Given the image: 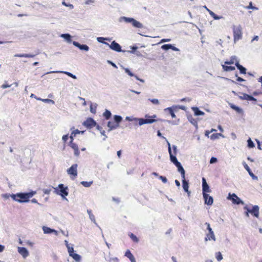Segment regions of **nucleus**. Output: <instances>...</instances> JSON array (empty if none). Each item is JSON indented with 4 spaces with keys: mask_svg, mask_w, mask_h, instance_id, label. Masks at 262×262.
I'll return each mask as SVG.
<instances>
[{
    "mask_svg": "<svg viewBox=\"0 0 262 262\" xmlns=\"http://www.w3.org/2000/svg\"><path fill=\"white\" fill-rule=\"evenodd\" d=\"M217 161V159L215 157H212L210 160V163H215Z\"/></svg>",
    "mask_w": 262,
    "mask_h": 262,
    "instance_id": "58",
    "label": "nucleus"
},
{
    "mask_svg": "<svg viewBox=\"0 0 262 262\" xmlns=\"http://www.w3.org/2000/svg\"><path fill=\"white\" fill-rule=\"evenodd\" d=\"M55 192L58 194L61 195L62 197H64L65 196H67L68 195V187H64V185L62 184L58 185V188H54Z\"/></svg>",
    "mask_w": 262,
    "mask_h": 262,
    "instance_id": "5",
    "label": "nucleus"
},
{
    "mask_svg": "<svg viewBox=\"0 0 262 262\" xmlns=\"http://www.w3.org/2000/svg\"><path fill=\"white\" fill-rule=\"evenodd\" d=\"M35 193V191H31L27 193H18L13 194L11 198L15 201L19 203H27L29 201L31 198Z\"/></svg>",
    "mask_w": 262,
    "mask_h": 262,
    "instance_id": "1",
    "label": "nucleus"
},
{
    "mask_svg": "<svg viewBox=\"0 0 262 262\" xmlns=\"http://www.w3.org/2000/svg\"><path fill=\"white\" fill-rule=\"evenodd\" d=\"M159 179H160L164 183H166L167 182V179L165 177L163 176H159Z\"/></svg>",
    "mask_w": 262,
    "mask_h": 262,
    "instance_id": "51",
    "label": "nucleus"
},
{
    "mask_svg": "<svg viewBox=\"0 0 262 262\" xmlns=\"http://www.w3.org/2000/svg\"><path fill=\"white\" fill-rule=\"evenodd\" d=\"M68 252H69V255L75 253L74 249H73V247H68Z\"/></svg>",
    "mask_w": 262,
    "mask_h": 262,
    "instance_id": "49",
    "label": "nucleus"
},
{
    "mask_svg": "<svg viewBox=\"0 0 262 262\" xmlns=\"http://www.w3.org/2000/svg\"><path fill=\"white\" fill-rule=\"evenodd\" d=\"M62 4L63 5H64V6L69 7L70 9H73L74 8V6L73 5L70 4H68L64 1L62 2Z\"/></svg>",
    "mask_w": 262,
    "mask_h": 262,
    "instance_id": "46",
    "label": "nucleus"
},
{
    "mask_svg": "<svg viewBox=\"0 0 262 262\" xmlns=\"http://www.w3.org/2000/svg\"><path fill=\"white\" fill-rule=\"evenodd\" d=\"M192 110L196 116H202L204 115V113L200 111L196 107H192Z\"/></svg>",
    "mask_w": 262,
    "mask_h": 262,
    "instance_id": "26",
    "label": "nucleus"
},
{
    "mask_svg": "<svg viewBox=\"0 0 262 262\" xmlns=\"http://www.w3.org/2000/svg\"><path fill=\"white\" fill-rule=\"evenodd\" d=\"M176 166L177 167L178 171L180 173H181L182 178H185V170H184L183 167L182 165H181L180 163L178 164V165H176Z\"/></svg>",
    "mask_w": 262,
    "mask_h": 262,
    "instance_id": "20",
    "label": "nucleus"
},
{
    "mask_svg": "<svg viewBox=\"0 0 262 262\" xmlns=\"http://www.w3.org/2000/svg\"><path fill=\"white\" fill-rule=\"evenodd\" d=\"M70 256L72 257L76 261H79L81 259L80 255L78 254H76V253L71 254V255H70Z\"/></svg>",
    "mask_w": 262,
    "mask_h": 262,
    "instance_id": "33",
    "label": "nucleus"
},
{
    "mask_svg": "<svg viewBox=\"0 0 262 262\" xmlns=\"http://www.w3.org/2000/svg\"><path fill=\"white\" fill-rule=\"evenodd\" d=\"M231 107L233 109L234 111L237 112V113L239 114H243V111L242 108H239L237 106L234 105V104H231L230 105Z\"/></svg>",
    "mask_w": 262,
    "mask_h": 262,
    "instance_id": "29",
    "label": "nucleus"
},
{
    "mask_svg": "<svg viewBox=\"0 0 262 262\" xmlns=\"http://www.w3.org/2000/svg\"><path fill=\"white\" fill-rule=\"evenodd\" d=\"M172 148L173 149V155H176L177 154V146L175 145H172Z\"/></svg>",
    "mask_w": 262,
    "mask_h": 262,
    "instance_id": "57",
    "label": "nucleus"
},
{
    "mask_svg": "<svg viewBox=\"0 0 262 262\" xmlns=\"http://www.w3.org/2000/svg\"><path fill=\"white\" fill-rule=\"evenodd\" d=\"M244 166L248 173H249L250 176L252 177L253 180H258L257 177L253 174V173L251 171L250 167L247 165L246 163H244Z\"/></svg>",
    "mask_w": 262,
    "mask_h": 262,
    "instance_id": "15",
    "label": "nucleus"
},
{
    "mask_svg": "<svg viewBox=\"0 0 262 262\" xmlns=\"http://www.w3.org/2000/svg\"><path fill=\"white\" fill-rule=\"evenodd\" d=\"M215 241V236L214 235L213 232H212V235L210 232H209L206 234V236L205 237V241Z\"/></svg>",
    "mask_w": 262,
    "mask_h": 262,
    "instance_id": "24",
    "label": "nucleus"
},
{
    "mask_svg": "<svg viewBox=\"0 0 262 262\" xmlns=\"http://www.w3.org/2000/svg\"><path fill=\"white\" fill-rule=\"evenodd\" d=\"M82 124L89 129L92 128L96 126H97V129H99L100 128V126L97 124L94 119L92 118H86V120L83 122Z\"/></svg>",
    "mask_w": 262,
    "mask_h": 262,
    "instance_id": "4",
    "label": "nucleus"
},
{
    "mask_svg": "<svg viewBox=\"0 0 262 262\" xmlns=\"http://www.w3.org/2000/svg\"><path fill=\"white\" fill-rule=\"evenodd\" d=\"M162 49L163 50H169V49H171V50H172L174 51H178L179 50L177 48H176L174 46H173L171 44L163 45L162 46Z\"/></svg>",
    "mask_w": 262,
    "mask_h": 262,
    "instance_id": "19",
    "label": "nucleus"
},
{
    "mask_svg": "<svg viewBox=\"0 0 262 262\" xmlns=\"http://www.w3.org/2000/svg\"><path fill=\"white\" fill-rule=\"evenodd\" d=\"M128 236L130 237V238H131L132 241H133L135 243H138L139 242V239H138V237L134 234H133L132 233H129L128 234Z\"/></svg>",
    "mask_w": 262,
    "mask_h": 262,
    "instance_id": "31",
    "label": "nucleus"
},
{
    "mask_svg": "<svg viewBox=\"0 0 262 262\" xmlns=\"http://www.w3.org/2000/svg\"><path fill=\"white\" fill-rule=\"evenodd\" d=\"M132 24L133 26V27L135 28H142L143 27V26L141 23H140L139 21L136 20L135 19L133 21Z\"/></svg>",
    "mask_w": 262,
    "mask_h": 262,
    "instance_id": "25",
    "label": "nucleus"
},
{
    "mask_svg": "<svg viewBox=\"0 0 262 262\" xmlns=\"http://www.w3.org/2000/svg\"><path fill=\"white\" fill-rule=\"evenodd\" d=\"M205 224L207 226V230L209 231V232H211V234L212 235V230L211 229L209 223H206Z\"/></svg>",
    "mask_w": 262,
    "mask_h": 262,
    "instance_id": "48",
    "label": "nucleus"
},
{
    "mask_svg": "<svg viewBox=\"0 0 262 262\" xmlns=\"http://www.w3.org/2000/svg\"><path fill=\"white\" fill-rule=\"evenodd\" d=\"M156 115H154L151 117L148 116L147 115L145 116V118H139L136 119L135 120L138 122V124L142 125L143 124H151L152 123L155 122L157 120L154 119L156 118Z\"/></svg>",
    "mask_w": 262,
    "mask_h": 262,
    "instance_id": "3",
    "label": "nucleus"
},
{
    "mask_svg": "<svg viewBox=\"0 0 262 262\" xmlns=\"http://www.w3.org/2000/svg\"><path fill=\"white\" fill-rule=\"evenodd\" d=\"M234 63V59L233 58L231 59V60L229 61H225V64H231Z\"/></svg>",
    "mask_w": 262,
    "mask_h": 262,
    "instance_id": "56",
    "label": "nucleus"
},
{
    "mask_svg": "<svg viewBox=\"0 0 262 262\" xmlns=\"http://www.w3.org/2000/svg\"><path fill=\"white\" fill-rule=\"evenodd\" d=\"M121 19L123 20L124 21H125L126 23L132 24V22L134 20V18L123 16V17H121Z\"/></svg>",
    "mask_w": 262,
    "mask_h": 262,
    "instance_id": "30",
    "label": "nucleus"
},
{
    "mask_svg": "<svg viewBox=\"0 0 262 262\" xmlns=\"http://www.w3.org/2000/svg\"><path fill=\"white\" fill-rule=\"evenodd\" d=\"M88 213L89 215L90 219L92 222H95V217L93 214H92L91 210H88Z\"/></svg>",
    "mask_w": 262,
    "mask_h": 262,
    "instance_id": "38",
    "label": "nucleus"
},
{
    "mask_svg": "<svg viewBox=\"0 0 262 262\" xmlns=\"http://www.w3.org/2000/svg\"><path fill=\"white\" fill-rule=\"evenodd\" d=\"M15 57H34V55L31 54H16L14 55Z\"/></svg>",
    "mask_w": 262,
    "mask_h": 262,
    "instance_id": "32",
    "label": "nucleus"
},
{
    "mask_svg": "<svg viewBox=\"0 0 262 262\" xmlns=\"http://www.w3.org/2000/svg\"><path fill=\"white\" fill-rule=\"evenodd\" d=\"M202 187H203V194L204 193H209V192H211L209 186L207 184L206 180L204 178L202 179Z\"/></svg>",
    "mask_w": 262,
    "mask_h": 262,
    "instance_id": "12",
    "label": "nucleus"
},
{
    "mask_svg": "<svg viewBox=\"0 0 262 262\" xmlns=\"http://www.w3.org/2000/svg\"><path fill=\"white\" fill-rule=\"evenodd\" d=\"M103 117H104V118L108 119L111 116V113L110 111L106 110L105 111V112L103 113Z\"/></svg>",
    "mask_w": 262,
    "mask_h": 262,
    "instance_id": "34",
    "label": "nucleus"
},
{
    "mask_svg": "<svg viewBox=\"0 0 262 262\" xmlns=\"http://www.w3.org/2000/svg\"><path fill=\"white\" fill-rule=\"evenodd\" d=\"M248 100L249 101H256V99L253 97L252 96L249 95V97H248Z\"/></svg>",
    "mask_w": 262,
    "mask_h": 262,
    "instance_id": "60",
    "label": "nucleus"
},
{
    "mask_svg": "<svg viewBox=\"0 0 262 262\" xmlns=\"http://www.w3.org/2000/svg\"><path fill=\"white\" fill-rule=\"evenodd\" d=\"M213 131H216V130H215V129H212L211 130H206V131H205V136H206V137H209V134H210L211 132H213Z\"/></svg>",
    "mask_w": 262,
    "mask_h": 262,
    "instance_id": "50",
    "label": "nucleus"
},
{
    "mask_svg": "<svg viewBox=\"0 0 262 262\" xmlns=\"http://www.w3.org/2000/svg\"><path fill=\"white\" fill-rule=\"evenodd\" d=\"M224 70L226 72L232 71L235 70V68L232 66H227L225 64L222 66Z\"/></svg>",
    "mask_w": 262,
    "mask_h": 262,
    "instance_id": "28",
    "label": "nucleus"
},
{
    "mask_svg": "<svg viewBox=\"0 0 262 262\" xmlns=\"http://www.w3.org/2000/svg\"><path fill=\"white\" fill-rule=\"evenodd\" d=\"M97 40L98 42H99V43H104L107 45H108V43L105 42L104 41L107 40L110 41L111 40V39L108 38H105L103 37H98L97 38Z\"/></svg>",
    "mask_w": 262,
    "mask_h": 262,
    "instance_id": "23",
    "label": "nucleus"
},
{
    "mask_svg": "<svg viewBox=\"0 0 262 262\" xmlns=\"http://www.w3.org/2000/svg\"><path fill=\"white\" fill-rule=\"evenodd\" d=\"M90 110L91 112L92 113H95L96 111V106H95L94 107H93L92 105L91 104L90 106Z\"/></svg>",
    "mask_w": 262,
    "mask_h": 262,
    "instance_id": "52",
    "label": "nucleus"
},
{
    "mask_svg": "<svg viewBox=\"0 0 262 262\" xmlns=\"http://www.w3.org/2000/svg\"><path fill=\"white\" fill-rule=\"evenodd\" d=\"M94 0H87L85 2V4L86 5H89L90 4H92V3H94Z\"/></svg>",
    "mask_w": 262,
    "mask_h": 262,
    "instance_id": "63",
    "label": "nucleus"
},
{
    "mask_svg": "<svg viewBox=\"0 0 262 262\" xmlns=\"http://www.w3.org/2000/svg\"><path fill=\"white\" fill-rule=\"evenodd\" d=\"M167 110L169 111V112L170 114V116L172 118H175L176 117V115L174 114V112H173V110L172 109V108L171 107H168L166 108Z\"/></svg>",
    "mask_w": 262,
    "mask_h": 262,
    "instance_id": "40",
    "label": "nucleus"
},
{
    "mask_svg": "<svg viewBox=\"0 0 262 262\" xmlns=\"http://www.w3.org/2000/svg\"><path fill=\"white\" fill-rule=\"evenodd\" d=\"M125 256L128 258L131 262H136L135 257L131 253L129 250L126 251Z\"/></svg>",
    "mask_w": 262,
    "mask_h": 262,
    "instance_id": "18",
    "label": "nucleus"
},
{
    "mask_svg": "<svg viewBox=\"0 0 262 262\" xmlns=\"http://www.w3.org/2000/svg\"><path fill=\"white\" fill-rule=\"evenodd\" d=\"M125 72L127 73L130 76H134L135 75L130 72V71L128 68H125L124 69Z\"/></svg>",
    "mask_w": 262,
    "mask_h": 262,
    "instance_id": "47",
    "label": "nucleus"
},
{
    "mask_svg": "<svg viewBox=\"0 0 262 262\" xmlns=\"http://www.w3.org/2000/svg\"><path fill=\"white\" fill-rule=\"evenodd\" d=\"M249 96V95L248 94L243 93L242 96H239V99H242V100H247V99H248Z\"/></svg>",
    "mask_w": 262,
    "mask_h": 262,
    "instance_id": "42",
    "label": "nucleus"
},
{
    "mask_svg": "<svg viewBox=\"0 0 262 262\" xmlns=\"http://www.w3.org/2000/svg\"><path fill=\"white\" fill-rule=\"evenodd\" d=\"M118 125L119 124L112 121H109L107 124V126L110 128V130L117 128Z\"/></svg>",
    "mask_w": 262,
    "mask_h": 262,
    "instance_id": "22",
    "label": "nucleus"
},
{
    "mask_svg": "<svg viewBox=\"0 0 262 262\" xmlns=\"http://www.w3.org/2000/svg\"><path fill=\"white\" fill-rule=\"evenodd\" d=\"M227 199L231 200L233 204L239 205L240 204H243V202L237 196L235 193H232L231 194L229 193L228 198Z\"/></svg>",
    "mask_w": 262,
    "mask_h": 262,
    "instance_id": "7",
    "label": "nucleus"
},
{
    "mask_svg": "<svg viewBox=\"0 0 262 262\" xmlns=\"http://www.w3.org/2000/svg\"><path fill=\"white\" fill-rule=\"evenodd\" d=\"M242 34H235L234 37L235 39H239L241 37V35Z\"/></svg>",
    "mask_w": 262,
    "mask_h": 262,
    "instance_id": "64",
    "label": "nucleus"
},
{
    "mask_svg": "<svg viewBox=\"0 0 262 262\" xmlns=\"http://www.w3.org/2000/svg\"><path fill=\"white\" fill-rule=\"evenodd\" d=\"M83 133V131H80L78 129H76V130H74L71 133H74L75 134V136L76 137V135L77 134H80V133Z\"/></svg>",
    "mask_w": 262,
    "mask_h": 262,
    "instance_id": "53",
    "label": "nucleus"
},
{
    "mask_svg": "<svg viewBox=\"0 0 262 262\" xmlns=\"http://www.w3.org/2000/svg\"><path fill=\"white\" fill-rule=\"evenodd\" d=\"M244 209L246 211L245 214L247 217H249V213H251L255 217H259V207L257 205L252 206L251 209L246 206Z\"/></svg>",
    "mask_w": 262,
    "mask_h": 262,
    "instance_id": "2",
    "label": "nucleus"
},
{
    "mask_svg": "<svg viewBox=\"0 0 262 262\" xmlns=\"http://www.w3.org/2000/svg\"><path fill=\"white\" fill-rule=\"evenodd\" d=\"M18 252L24 258H26L29 255V252L26 248L18 247Z\"/></svg>",
    "mask_w": 262,
    "mask_h": 262,
    "instance_id": "13",
    "label": "nucleus"
},
{
    "mask_svg": "<svg viewBox=\"0 0 262 262\" xmlns=\"http://www.w3.org/2000/svg\"><path fill=\"white\" fill-rule=\"evenodd\" d=\"M235 66L237 67V68L239 70V72L241 74H246V69L245 68L243 67L241 65L239 64L238 61H237L235 63Z\"/></svg>",
    "mask_w": 262,
    "mask_h": 262,
    "instance_id": "21",
    "label": "nucleus"
},
{
    "mask_svg": "<svg viewBox=\"0 0 262 262\" xmlns=\"http://www.w3.org/2000/svg\"><path fill=\"white\" fill-rule=\"evenodd\" d=\"M37 99L39 100H41V101H42L43 102H47V103H49V102H54L53 100H52L51 99H48V98H46V99L37 98Z\"/></svg>",
    "mask_w": 262,
    "mask_h": 262,
    "instance_id": "44",
    "label": "nucleus"
},
{
    "mask_svg": "<svg viewBox=\"0 0 262 262\" xmlns=\"http://www.w3.org/2000/svg\"><path fill=\"white\" fill-rule=\"evenodd\" d=\"M61 36L69 41L71 40V37L69 34H61Z\"/></svg>",
    "mask_w": 262,
    "mask_h": 262,
    "instance_id": "39",
    "label": "nucleus"
},
{
    "mask_svg": "<svg viewBox=\"0 0 262 262\" xmlns=\"http://www.w3.org/2000/svg\"><path fill=\"white\" fill-rule=\"evenodd\" d=\"M11 85H12V84H11V85H9V84H7V83H4V84H3L2 85V88L3 89L7 88H9V87L11 86Z\"/></svg>",
    "mask_w": 262,
    "mask_h": 262,
    "instance_id": "62",
    "label": "nucleus"
},
{
    "mask_svg": "<svg viewBox=\"0 0 262 262\" xmlns=\"http://www.w3.org/2000/svg\"><path fill=\"white\" fill-rule=\"evenodd\" d=\"M75 136V134L74 133H71V135L70 136V142H73V138H74Z\"/></svg>",
    "mask_w": 262,
    "mask_h": 262,
    "instance_id": "61",
    "label": "nucleus"
},
{
    "mask_svg": "<svg viewBox=\"0 0 262 262\" xmlns=\"http://www.w3.org/2000/svg\"><path fill=\"white\" fill-rule=\"evenodd\" d=\"M248 146H249V148H253L254 146L253 142L250 139L248 140Z\"/></svg>",
    "mask_w": 262,
    "mask_h": 262,
    "instance_id": "45",
    "label": "nucleus"
},
{
    "mask_svg": "<svg viewBox=\"0 0 262 262\" xmlns=\"http://www.w3.org/2000/svg\"><path fill=\"white\" fill-rule=\"evenodd\" d=\"M65 74H66L67 75L69 76L70 77L73 78H76V76L74 75H73L72 74L69 73V72H64Z\"/></svg>",
    "mask_w": 262,
    "mask_h": 262,
    "instance_id": "59",
    "label": "nucleus"
},
{
    "mask_svg": "<svg viewBox=\"0 0 262 262\" xmlns=\"http://www.w3.org/2000/svg\"><path fill=\"white\" fill-rule=\"evenodd\" d=\"M208 12L210 14V15L215 20H219L222 18V16H219L215 14L213 12L211 11L210 10H208Z\"/></svg>",
    "mask_w": 262,
    "mask_h": 262,
    "instance_id": "27",
    "label": "nucleus"
},
{
    "mask_svg": "<svg viewBox=\"0 0 262 262\" xmlns=\"http://www.w3.org/2000/svg\"><path fill=\"white\" fill-rule=\"evenodd\" d=\"M220 136H222L221 134H220V133L213 134L211 135L210 139L211 140H215L216 139H218L219 137H220Z\"/></svg>",
    "mask_w": 262,
    "mask_h": 262,
    "instance_id": "36",
    "label": "nucleus"
},
{
    "mask_svg": "<svg viewBox=\"0 0 262 262\" xmlns=\"http://www.w3.org/2000/svg\"><path fill=\"white\" fill-rule=\"evenodd\" d=\"M42 230L45 234H50L52 233H54L56 235H57V231L56 230L51 229L49 227L44 226L42 228Z\"/></svg>",
    "mask_w": 262,
    "mask_h": 262,
    "instance_id": "16",
    "label": "nucleus"
},
{
    "mask_svg": "<svg viewBox=\"0 0 262 262\" xmlns=\"http://www.w3.org/2000/svg\"><path fill=\"white\" fill-rule=\"evenodd\" d=\"M114 120H115V122L118 124H119V123H120L122 120V118L121 116H117V115H115L114 116Z\"/></svg>",
    "mask_w": 262,
    "mask_h": 262,
    "instance_id": "35",
    "label": "nucleus"
},
{
    "mask_svg": "<svg viewBox=\"0 0 262 262\" xmlns=\"http://www.w3.org/2000/svg\"><path fill=\"white\" fill-rule=\"evenodd\" d=\"M108 46L111 50H114L118 52H120L122 51L121 47L118 43L115 41H112L110 45L108 43Z\"/></svg>",
    "mask_w": 262,
    "mask_h": 262,
    "instance_id": "8",
    "label": "nucleus"
},
{
    "mask_svg": "<svg viewBox=\"0 0 262 262\" xmlns=\"http://www.w3.org/2000/svg\"><path fill=\"white\" fill-rule=\"evenodd\" d=\"M247 9H253V10H257L258 8L253 6H252V3L250 2L249 3V4L248 6L245 7Z\"/></svg>",
    "mask_w": 262,
    "mask_h": 262,
    "instance_id": "41",
    "label": "nucleus"
},
{
    "mask_svg": "<svg viewBox=\"0 0 262 262\" xmlns=\"http://www.w3.org/2000/svg\"><path fill=\"white\" fill-rule=\"evenodd\" d=\"M77 164H73L68 170L67 172L70 176L72 179H74L77 176Z\"/></svg>",
    "mask_w": 262,
    "mask_h": 262,
    "instance_id": "6",
    "label": "nucleus"
},
{
    "mask_svg": "<svg viewBox=\"0 0 262 262\" xmlns=\"http://www.w3.org/2000/svg\"><path fill=\"white\" fill-rule=\"evenodd\" d=\"M69 145L71 148H72L74 150V155L76 156H78L79 155V151L78 150V147L77 144L74 142H70Z\"/></svg>",
    "mask_w": 262,
    "mask_h": 262,
    "instance_id": "14",
    "label": "nucleus"
},
{
    "mask_svg": "<svg viewBox=\"0 0 262 262\" xmlns=\"http://www.w3.org/2000/svg\"><path fill=\"white\" fill-rule=\"evenodd\" d=\"M182 186L185 192L187 193L188 195L189 196L190 195L191 192L189 190V183L186 180L185 178H182Z\"/></svg>",
    "mask_w": 262,
    "mask_h": 262,
    "instance_id": "10",
    "label": "nucleus"
},
{
    "mask_svg": "<svg viewBox=\"0 0 262 262\" xmlns=\"http://www.w3.org/2000/svg\"><path fill=\"white\" fill-rule=\"evenodd\" d=\"M74 45L79 48L81 50H85L86 51H88L89 50V47L86 46V45H81L79 43H78L77 42H75L74 41Z\"/></svg>",
    "mask_w": 262,
    "mask_h": 262,
    "instance_id": "17",
    "label": "nucleus"
},
{
    "mask_svg": "<svg viewBox=\"0 0 262 262\" xmlns=\"http://www.w3.org/2000/svg\"><path fill=\"white\" fill-rule=\"evenodd\" d=\"M68 138H69L68 135H63L62 136V140L64 142H66L68 140Z\"/></svg>",
    "mask_w": 262,
    "mask_h": 262,
    "instance_id": "54",
    "label": "nucleus"
},
{
    "mask_svg": "<svg viewBox=\"0 0 262 262\" xmlns=\"http://www.w3.org/2000/svg\"><path fill=\"white\" fill-rule=\"evenodd\" d=\"M203 198L205 201V204L207 205H212L213 204L212 198L206 193L203 194Z\"/></svg>",
    "mask_w": 262,
    "mask_h": 262,
    "instance_id": "11",
    "label": "nucleus"
},
{
    "mask_svg": "<svg viewBox=\"0 0 262 262\" xmlns=\"http://www.w3.org/2000/svg\"><path fill=\"white\" fill-rule=\"evenodd\" d=\"M168 151L170 155V161L174 163L175 165H178V164L180 163L179 161H178L177 159L176 158V155H173L171 151L170 144L169 142H168Z\"/></svg>",
    "mask_w": 262,
    "mask_h": 262,
    "instance_id": "9",
    "label": "nucleus"
},
{
    "mask_svg": "<svg viewBox=\"0 0 262 262\" xmlns=\"http://www.w3.org/2000/svg\"><path fill=\"white\" fill-rule=\"evenodd\" d=\"M216 258L218 261H220L223 259V256L221 252H218L216 253Z\"/></svg>",
    "mask_w": 262,
    "mask_h": 262,
    "instance_id": "43",
    "label": "nucleus"
},
{
    "mask_svg": "<svg viewBox=\"0 0 262 262\" xmlns=\"http://www.w3.org/2000/svg\"><path fill=\"white\" fill-rule=\"evenodd\" d=\"M150 101L154 104H159V101L157 99H152L150 100Z\"/></svg>",
    "mask_w": 262,
    "mask_h": 262,
    "instance_id": "55",
    "label": "nucleus"
},
{
    "mask_svg": "<svg viewBox=\"0 0 262 262\" xmlns=\"http://www.w3.org/2000/svg\"><path fill=\"white\" fill-rule=\"evenodd\" d=\"M81 184L82 186L85 187H89L91 186L92 184V182H88V181H82L81 182Z\"/></svg>",
    "mask_w": 262,
    "mask_h": 262,
    "instance_id": "37",
    "label": "nucleus"
}]
</instances>
